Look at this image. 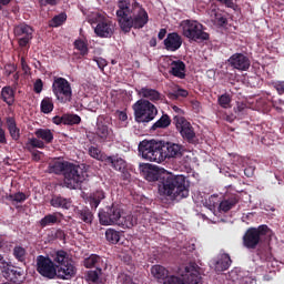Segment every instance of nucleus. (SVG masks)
Wrapping results in <instances>:
<instances>
[{"label": "nucleus", "mask_w": 284, "mask_h": 284, "mask_svg": "<svg viewBox=\"0 0 284 284\" xmlns=\"http://www.w3.org/2000/svg\"><path fill=\"white\" fill-rule=\"evenodd\" d=\"M118 23L125 34L134 28V30H141L148 26L150 16L141 3L136 0L131 2L130 0H119L116 10Z\"/></svg>", "instance_id": "1"}, {"label": "nucleus", "mask_w": 284, "mask_h": 284, "mask_svg": "<svg viewBox=\"0 0 284 284\" xmlns=\"http://www.w3.org/2000/svg\"><path fill=\"white\" fill-rule=\"evenodd\" d=\"M51 258L57 265V278L61 281H70L73 276H77V266H74V261L71 260L68 252L63 250L55 251Z\"/></svg>", "instance_id": "2"}, {"label": "nucleus", "mask_w": 284, "mask_h": 284, "mask_svg": "<svg viewBox=\"0 0 284 284\" xmlns=\"http://www.w3.org/2000/svg\"><path fill=\"white\" fill-rule=\"evenodd\" d=\"M267 236H272V229L267 224L257 227L251 226L245 231L242 244L246 250H256Z\"/></svg>", "instance_id": "3"}, {"label": "nucleus", "mask_w": 284, "mask_h": 284, "mask_svg": "<svg viewBox=\"0 0 284 284\" xmlns=\"http://www.w3.org/2000/svg\"><path fill=\"white\" fill-rule=\"evenodd\" d=\"M138 150L144 161L163 163V141L144 140L139 143Z\"/></svg>", "instance_id": "4"}, {"label": "nucleus", "mask_w": 284, "mask_h": 284, "mask_svg": "<svg viewBox=\"0 0 284 284\" xmlns=\"http://www.w3.org/2000/svg\"><path fill=\"white\" fill-rule=\"evenodd\" d=\"M89 23L94 29V33L100 39H112L114 34V23L105 14L94 12L89 17Z\"/></svg>", "instance_id": "5"}, {"label": "nucleus", "mask_w": 284, "mask_h": 284, "mask_svg": "<svg viewBox=\"0 0 284 284\" xmlns=\"http://www.w3.org/2000/svg\"><path fill=\"white\" fill-rule=\"evenodd\" d=\"M133 112L138 123H150L159 114L156 106L145 99H140L133 104Z\"/></svg>", "instance_id": "6"}, {"label": "nucleus", "mask_w": 284, "mask_h": 284, "mask_svg": "<svg viewBox=\"0 0 284 284\" xmlns=\"http://www.w3.org/2000/svg\"><path fill=\"white\" fill-rule=\"evenodd\" d=\"M36 138H29L26 143V150L32 152V150H45V145H50L54 141V133L50 129H37L34 131Z\"/></svg>", "instance_id": "7"}, {"label": "nucleus", "mask_w": 284, "mask_h": 284, "mask_svg": "<svg viewBox=\"0 0 284 284\" xmlns=\"http://www.w3.org/2000/svg\"><path fill=\"white\" fill-rule=\"evenodd\" d=\"M164 284H201V273H199V265H196V263H190L184 267V274H182V278L172 275L166 277Z\"/></svg>", "instance_id": "8"}, {"label": "nucleus", "mask_w": 284, "mask_h": 284, "mask_svg": "<svg viewBox=\"0 0 284 284\" xmlns=\"http://www.w3.org/2000/svg\"><path fill=\"white\" fill-rule=\"evenodd\" d=\"M52 92L59 103H70L72 101V84L65 78H53Z\"/></svg>", "instance_id": "9"}, {"label": "nucleus", "mask_w": 284, "mask_h": 284, "mask_svg": "<svg viewBox=\"0 0 284 284\" xmlns=\"http://www.w3.org/2000/svg\"><path fill=\"white\" fill-rule=\"evenodd\" d=\"M63 176L64 185L69 190H77L85 181V175H83V170H81V166L70 162L67 164Z\"/></svg>", "instance_id": "10"}, {"label": "nucleus", "mask_w": 284, "mask_h": 284, "mask_svg": "<svg viewBox=\"0 0 284 284\" xmlns=\"http://www.w3.org/2000/svg\"><path fill=\"white\" fill-rule=\"evenodd\" d=\"M175 130L182 136L185 143L190 145H196L199 143V136L196 135V129L187 119L176 118L175 119Z\"/></svg>", "instance_id": "11"}, {"label": "nucleus", "mask_w": 284, "mask_h": 284, "mask_svg": "<svg viewBox=\"0 0 284 284\" xmlns=\"http://www.w3.org/2000/svg\"><path fill=\"white\" fill-rule=\"evenodd\" d=\"M183 36L191 41H209L210 33L203 31V24L196 20H186L183 24Z\"/></svg>", "instance_id": "12"}, {"label": "nucleus", "mask_w": 284, "mask_h": 284, "mask_svg": "<svg viewBox=\"0 0 284 284\" xmlns=\"http://www.w3.org/2000/svg\"><path fill=\"white\" fill-rule=\"evenodd\" d=\"M171 192L173 201H181L190 196V185L184 175H174L171 173Z\"/></svg>", "instance_id": "13"}, {"label": "nucleus", "mask_w": 284, "mask_h": 284, "mask_svg": "<svg viewBox=\"0 0 284 284\" xmlns=\"http://www.w3.org/2000/svg\"><path fill=\"white\" fill-rule=\"evenodd\" d=\"M121 214L123 209L116 203L100 210L98 213L100 225H118Z\"/></svg>", "instance_id": "14"}, {"label": "nucleus", "mask_w": 284, "mask_h": 284, "mask_svg": "<svg viewBox=\"0 0 284 284\" xmlns=\"http://www.w3.org/2000/svg\"><path fill=\"white\" fill-rule=\"evenodd\" d=\"M93 136L98 143L114 141V131L110 128V121L105 118L98 119Z\"/></svg>", "instance_id": "15"}, {"label": "nucleus", "mask_w": 284, "mask_h": 284, "mask_svg": "<svg viewBox=\"0 0 284 284\" xmlns=\"http://www.w3.org/2000/svg\"><path fill=\"white\" fill-rule=\"evenodd\" d=\"M37 272L44 278H57V262L53 257L39 255L37 257Z\"/></svg>", "instance_id": "16"}, {"label": "nucleus", "mask_w": 284, "mask_h": 284, "mask_svg": "<svg viewBox=\"0 0 284 284\" xmlns=\"http://www.w3.org/2000/svg\"><path fill=\"white\" fill-rule=\"evenodd\" d=\"M183 145L174 142L162 141L163 161L166 159H181V156H183Z\"/></svg>", "instance_id": "17"}, {"label": "nucleus", "mask_w": 284, "mask_h": 284, "mask_svg": "<svg viewBox=\"0 0 284 284\" xmlns=\"http://www.w3.org/2000/svg\"><path fill=\"white\" fill-rule=\"evenodd\" d=\"M34 29L28 24H20L14 28V34L18 37L20 48H26L32 41Z\"/></svg>", "instance_id": "18"}, {"label": "nucleus", "mask_w": 284, "mask_h": 284, "mask_svg": "<svg viewBox=\"0 0 284 284\" xmlns=\"http://www.w3.org/2000/svg\"><path fill=\"white\" fill-rule=\"evenodd\" d=\"M227 62L231 68L240 70L241 72H247V70H250V65H252L250 58L243 53H234L229 58Z\"/></svg>", "instance_id": "19"}, {"label": "nucleus", "mask_w": 284, "mask_h": 284, "mask_svg": "<svg viewBox=\"0 0 284 284\" xmlns=\"http://www.w3.org/2000/svg\"><path fill=\"white\" fill-rule=\"evenodd\" d=\"M3 278L10 283L21 284L26 281V270L19 266L11 265L4 273Z\"/></svg>", "instance_id": "20"}, {"label": "nucleus", "mask_w": 284, "mask_h": 284, "mask_svg": "<svg viewBox=\"0 0 284 284\" xmlns=\"http://www.w3.org/2000/svg\"><path fill=\"white\" fill-rule=\"evenodd\" d=\"M158 192L160 196H166L170 199V201H173L171 173L163 174V176L160 178V183H158Z\"/></svg>", "instance_id": "21"}, {"label": "nucleus", "mask_w": 284, "mask_h": 284, "mask_svg": "<svg viewBox=\"0 0 284 284\" xmlns=\"http://www.w3.org/2000/svg\"><path fill=\"white\" fill-rule=\"evenodd\" d=\"M209 17H211V21L214 26H217V28H225V26H227V18L223 13V10H221L216 4H211L209 9Z\"/></svg>", "instance_id": "22"}, {"label": "nucleus", "mask_w": 284, "mask_h": 284, "mask_svg": "<svg viewBox=\"0 0 284 284\" xmlns=\"http://www.w3.org/2000/svg\"><path fill=\"white\" fill-rule=\"evenodd\" d=\"M163 43L168 52H176L183 45V38L178 32L168 33Z\"/></svg>", "instance_id": "23"}, {"label": "nucleus", "mask_w": 284, "mask_h": 284, "mask_svg": "<svg viewBox=\"0 0 284 284\" xmlns=\"http://www.w3.org/2000/svg\"><path fill=\"white\" fill-rule=\"evenodd\" d=\"M138 95L142 99H148L152 103H158V101H163V94L155 89L143 87L140 90L136 89Z\"/></svg>", "instance_id": "24"}, {"label": "nucleus", "mask_w": 284, "mask_h": 284, "mask_svg": "<svg viewBox=\"0 0 284 284\" xmlns=\"http://www.w3.org/2000/svg\"><path fill=\"white\" fill-rule=\"evenodd\" d=\"M105 165H110L116 172H124L125 168H128V162L123 160V158L115 155H106V160H104Z\"/></svg>", "instance_id": "25"}, {"label": "nucleus", "mask_w": 284, "mask_h": 284, "mask_svg": "<svg viewBox=\"0 0 284 284\" xmlns=\"http://www.w3.org/2000/svg\"><path fill=\"white\" fill-rule=\"evenodd\" d=\"M50 205L59 210H70V207H72V200L63 197L61 194H53L50 200Z\"/></svg>", "instance_id": "26"}, {"label": "nucleus", "mask_w": 284, "mask_h": 284, "mask_svg": "<svg viewBox=\"0 0 284 284\" xmlns=\"http://www.w3.org/2000/svg\"><path fill=\"white\" fill-rule=\"evenodd\" d=\"M59 216H63L62 213H49L44 215L40 221L39 225L43 230L44 227H50L52 225H58V223H61V219Z\"/></svg>", "instance_id": "27"}, {"label": "nucleus", "mask_w": 284, "mask_h": 284, "mask_svg": "<svg viewBox=\"0 0 284 284\" xmlns=\"http://www.w3.org/2000/svg\"><path fill=\"white\" fill-rule=\"evenodd\" d=\"M185 72H186L185 62L181 60L171 62V69L169 73L172 74V77H175L176 79H185Z\"/></svg>", "instance_id": "28"}, {"label": "nucleus", "mask_w": 284, "mask_h": 284, "mask_svg": "<svg viewBox=\"0 0 284 284\" xmlns=\"http://www.w3.org/2000/svg\"><path fill=\"white\" fill-rule=\"evenodd\" d=\"M231 265H232V257H230V254L227 253L220 254L217 257V261L214 264L215 272H225L230 270Z\"/></svg>", "instance_id": "29"}, {"label": "nucleus", "mask_w": 284, "mask_h": 284, "mask_svg": "<svg viewBox=\"0 0 284 284\" xmlns=\"http://www.w3.org/2000/svg\"><path fill=\"white\" fill-rule=\"evenodd\" d=\"M104 199L105 192L103 190H97L88 196L87 201L91 210H97V207L101 205V201H103Z\"/></svg>", "instance_id": "30"}, {"label": "nucleus", "mask_w": 284, "mask_h": 284, "mask_svg": "<svg viewBox=\"0 0 284 284\" xmlns=\"http://www.w3.org/2000/svg\"><path fill=\"white\" fill-rule=\"evenodd\" d=\"M75 214L80 221L87 223V225H92V221H94V213L88 206H82L75 210Z\"/></svg>", "instance_id": "31"}, {"label": "nucleus", "mask_w": 284, "mask_h": 284, "mask_svg": "<svg viewBox=\"0 0 284 284\" xmlns=\"http://www.w3.org/2000/svg\"><path fill=\"white\" fill-rule=\"evenodd\" d=\"M7 128L13 141L21 139V130L17 126V120H14V118H7Z\"/></svg>", "instance_id": "32"}, {"label": "nucleus", "mask_w": 284, "mask_h": 284, "mask_svg": "<svg viewBox=\"0 0 284 284\" xmlns=\"http://www.w3.org/2000/svg\"><path fill=\"white\" fill-rule=\"evenodd\" d=\"M0 99L7 103V105H14V89L10 85H6L1 89Z\"/></svg>", "instance_id": "33"}, {"label": "nucleus", "mask_w": 284, "mask_h": 284, "mask_svg": "<svg viewBox=\"0 0 284 284\" xmlns=\"http://www.w3.org/2000/svg\"><path fill=\"white\" fill-rule=\"evenodd\" d=\"M116 225H119V227H123V230H131V227L136 225V217L132 214L123 215V213H121Z\"/></svg>", "instance_id": "34"}, {"label": "nucleus", "mask_w": 284, "mask_h": 284, "mask_svg": "<svg viewBox=\"0 0 284 284\" xmlns=\"http://www.w3.org/2000/svg\"><path fill=\"white\" fill-rule=\"evenodd\" d=\"M70 162H61V161H54L50 162L48 166L49 174H65V170L68 168V164Z\"/></svg>", "instance_id": "35"}, {"label": "nucleus", "mask_w": 284, "mask_h": 284, "mask_svg": "<svg viewBox=\"0 0 284 284\" xmlns=\"http://www.w3.org/2000/svg\"><path fill=\"white\" fill-rule=\"evenodd\" d=\"M12 256L18 263L26 265V261H28V250L21 245H16L12 250Z\"/></svg>", "instance_id": "36"}, {"label": "nucleus", "mask_w": 284, "mask_h": 284, "mask_svg": "<svg viewBox=\"0 0 284 284\" xmlns=\"http://www.w3.org/2000/svg\"><path fill=\"white\" fill-rule=\"evenodd\" d=\"M151 274L158 281H165V278L168 280L170 277V272L162 265H153L151 267Z\"/></svg>", "instance_id": "37"}, {"label": "nucleus", "mask_w": 284, "mask_h": 284, "mask_svg": "<svg viewBox=\"0 0 284 284\" xmlns=\"http://www.w3.org/2000/svg\"><path fill=\"white\" fill-rule=\"evenodd\" d=\"M239 203V196L236 195H231L227 199H224L222 202L219 204V210L220 212H230L232 207H234Z\"/></svg>", "instance_id": "38"}, {"label": "nucleus", "mask_w": 284, "mask_h": 284, "mask_svg": "<svg viewBox=\"0 0 284 284\" xmlns=\"http://www.w3.org/2000/svg\"><path fill=\"white\" fill-rule=\"evenodd\" d=\"M88 154L89 156H91V159H95L97 161H101L102 163H105V160L108 159V155L101 152V149H99V146H89Z\"/></svg>", "instance_id": "39"}, {"label": "nucleus", "mask_w": 284, "mask_h": 284, "mask_svg": "<svg viewBox=\"0 0 284 284\" xmlns=\"http://www.w3.org/2000/svg\"><path fill=\"white\" fill-rule=\"evenodd\" d=\"M172 124V119H170V115L163 114L152 126L151 130H165V128H170Z\"/></svg>", "instance_id": "40"}, {"label": "nucleus", "mask_w": 284, "mask_h": 284, "mask_svg": "<svg viewBox=\"0 0 284 284\" xmlns=\"http://www.w3.org/2000/svg\"><path fill=\"white\" fill-rule=\"evenodd\" d=\"M105 239L108 243H111L112 245H116V243L121 241V232L114 229H108L105 231Z\"/></svg>", "instance_id": "41"}, {"label": "nucleus", "mask_w": 284, "mask_h": 284, "mask_svg": "<svg viewBox=\"0 0 284 284\" xmlns=\"http://www.w3.org/2000/svg\"><path fill=\"white\" fill-rule=\"evenodd\" d=\"M42 114H50L54 110V102L52 98L45 97L40 103Z\"/></svg>", "instance_id": "42"}, {"label": "nucleus", "mask_w": 284, "mask_h": 284, "mask_svg": "<svg viewBox=\"0 0 284 284\" xmlns=\"http://www.w3.org/2000/svg\"><path fill=\"white\" fill-rule=\"evenodd\" d=\"M101 263V256L97 254H91L89 257L84 258L83 265L88 270L95 267L98 270L99 264Z\"/></svg>", "instance_id": "43"}, {"label": "nucleus", "mask_w": 284, "mask_h": 284, "mask_svg": "<svg viewBox=\"0 0 284 284\" xmlns=\"http://www.w3.org/2000/svg\"><path fill=\"white\" fill-rule=\"evenodd\" d=\"M64 21H68V14H65V12H61L58 16H54L49 21V26H50V28H59V27L63 26Z\"/></svg>", "instance_id": "44"}, {"label": "nucleus", "mask_w": 284, "mask_h": 284, "mask_svg": "<svg viewBox=\"0 0 284 284\" xmlns=\"http://www.w3.org/2000/svg\"><path fill=\"white\" fill-rule=\"evenodd\" d=\"M145 180L150 183H161V179H163V174L159 173L158 170H149L145 173Z\"/></svg>", "instance_id": "45"}, {"label": "nucleus", "mask_w": 284, "mask_h": 284, "mask_svg": "<svg viewBox=\"0 0 284 284\" xmlns=\"http://www.w3.org/2000/svg\"><path fill=\"white\" fill-rule=\"evenodd\" d=\"M8 201H11V203H26V201H28V195L23 192H17L9 194Z\"/></svg>", "instance_id": "46"}, {"label": "nucleus", "mask_w": 284, "mask_h": 284, "mask_svg": "<svg viewBox=\"0 0 284 284\" xmlns=\"http://www.w3.org/2000/svg\"><path fill=\"white\" fill-rule=\"evenodd\" d=\"M81 116L79 114H64V125H79Z\"/></svg>", "instance_id": "47"}, {"label": "nucleus", "mask_w": 284, "mask_h": 284, "mask_svg": "<svg viewBox=\"0 0 284 284\" xmlns=\"http://www.w3.org/2000/svg\"><path fill=\"white\" fill-rule=\"evenodd\" d=\"M74 48L75 50H79L81 57H87L88 52H90L88 49V43H85L83 40H75Z\"/></svg>", "instance_id": "48"}, {"label": "nucleus", "mask_w": 284, "mask_h": 284, "mask_svg": "<svg viewBox=\"0 0 284 284\" xmlns=\"http://www.w3.org/2000/svg\"><path fill=\"white\" fill-rule=\"evenodd\" d=\"M189 92L187 90L184 89H178L175 92H171L168 94L169 99H172V101H176V99H180V97L182 99H185L189 97Z\"/></svg>", "instance_id": "49"}, {"label": "nucleus", "mask_w": 284, "mask_h": 284, "mask_svg": "<svg viewBox=\"0 0 284 284\" xmlns=\"http://www.w3.org/2000/svg\"><path fill=\"white\" fill-rule=\"evenodd\" d=\"M217 102L221 105V108L227 109L232 103V98L230 97V94L224 93L221 97H219Z\"/></svg>", "instance_id": "50"}, {"label": "nucleus", "mask_w": 284, "mask_h": 284, "mask_svg": "<svg viewBox=\"0 0 284 284\" xmlns=\"http://www.w3.org/2000/svg\"><path fill=\"white\" fill-rule=\"evenodd\" d=\"M101 274V267H98L95 271H89L87 273V280L91 283H99V276Z\"/></svg>", "instance_id": "51"}, {"label": "nucleus", "mask_w": 284, "mask_h": 284, "mask_svg": "<svg viewBox=\"0 0 284 284\" xmlns=\"http://www.w3.org/2000/svg\"><path fill=\"white\" fill-rule=\"evenodd\" d=\"M173 112L175 113L173 115V125H176V119H185V111L176 105L171 106Z\"/></svg>", "instance_id": "52"}, {"label": "nucleus", "mask_w": 284, "mask_h": 284, "mask_svg": "<svg viewBox=\"0 0 284 284\" xmlns=\"http://www.w3.org/2000/svg\"><path fill=\"white\" fill-rule=\"evenodd\" d=\"M12 264H10L8 261H6V257L0 254V272L2 276L6 275V272H8L9 267H11Z\"/></svg>", "instance_id": "53"}, {"label": "nucleus", "mask_w": 284, "mask_h": 284, "mask_svg": "<svg viewBox=\"0 0 284 284\" xmlns=\"http://www.w3.org/2000/svg\"><path fill=\"white\" fill-rule=\"evenodd\" d=\"M257 256H260L261 261H270L272 258V251H270V248H265L263 252L262 248H258Z\"/></svg>", "instance_id": "54"}, {"label": "nucleus", "mask_w": 284, "mask_h": 284, "mask_svg": "<svg viewBox=\"0 0 284 284\" xmlns=\"http://www.w3.org/2000/svg\"><path fill=\"white\" fill-rule=\"evenodd\" d=\"M33 91L36 92V94H41V92H43V80H36L33 84Z\"/></svg>", "instance_id": "55"}, {"label": "nucleus", "mask_w": 284, "mask_h": 284, "mask_svg": "<svg viewBox=\"0 0 284 284\" xmlns=\"http://www.w3.org/2000/svg\"><path fill=\"white\" fill-rule=\"evenodd\" d=\"M14 72H17L14 64H7L4 67V77H10V74H14Z\"/></svg>", "instance_id": "56"}, {"label": "nucleus", "mask_w": 284, "mask_h": 284, "mask_svg": "<svg viewBox=\"0 0 284 284\" xmlns=\"http://www.w3.org/2000/svg\"><path fill=\"white\" fill-rule=\"evenodd\" d=\"M93 61H95L98 68L103 72L105 65H108V61L103 58H95Z\"/></svg>", "instance_id": "57"}, {"label": "nucleus", "mask_w": 284, "mask_h": 284, "mask_svg": "<svg viewBox=\"0 0 284 284\" xmlns=\"http://www.w3.org/2000/svg\"><path fill=\"white\" fill-rule=\"evenodd\" d=\"M273 88L276 89V92L282 95L284 94V82L283 81H277L273 83Z\"/></svg>", "instance_id": "58"}, {"label": "nucleus", "mask_w": 284, "mask_h": 284, "mask_svg": "<svg viewBox=\"0 0 284 284\" xmlns=\"http://www.w3.org/2000/svg\"><path fill=\"white\" fill-rule=\"evenodd\" d=\"M54 239H57L58 241H65V231L58 229L54 233Z\"/></svg>", "instance_id": "59"}, {"label": "nucleus", "mask_w": 284, "mask_h": 284, "mask_svg": "<svg viewBox=\"0 0 284 284\" xmlns=\"http://www.w3.org/2000/svg\"><path fill=\"white\" fill-rule=\"evenodd\" d=\"M31 156H32V161H41V154H43V152L41 151H36L34 149H32L31 151H29Z\"/></svg>", "instance_id": "60"}, {"label": "nucleus", "mask_w": 284, "mask_h": 284, "mask_svg": "<svg viewBox=\"0 0 284 284\" xmlns=\"http://www.w3.org/2000/svg\"><path fill=\"white\" fill-rule=\"evenodd\" d=\"M21 63V68H22V72H24V74H29L30 72V65H28V62L26 61V58H21L20 60Z\"/></svg>", "instance_id": "61"}, {"label": "nucleus", "mask_w": 284, "mask_h": 284, "mask_svg": "<svg viewBox=\"0 0 284 284\" xmlns=\"http://www.w3.org/2000/svg\"><path fill=\"white\" fill-rule=\"evenodd\" d=\"M39 2L42 8H45V6L54 7L58 3L57 0H39Z\"/></svg>", "instance_id": "62"}, {"label": "nucleus", "mask_w": 284, "mask_h": 284, "mask_svg": "<svg viewBox=\"0 0 284 284\" xmlns=\"http://www.w3.org/2000/svg\"><path fill=\"white\" fill-rule=\"evenodd\" d=\"M247 108V105L243 102H237L236 108L234 109L236 114H241V112H243L245 109Z\"/></svg>", "instance_id": "63"}, {"label": "nucleus", "mask_w": 284, "mask_h": 284, "mask_svg": "<svg viewBox=\"0 0 284 284\" xmlns=\"http://www.w3.org/2000/svg\"><path fill=\"white\" fill-rule=\"evenodd\" d=\"M254 166H247L244 169V174L247 179H252V176H254Z\"/></svg>", "instance_id": "64"}]
</instances>
